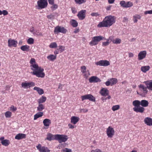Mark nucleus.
Here are the masks:
<instances>
[{"label": "nucleus", "mask_w": 152, "mask_h": 152, "mask_svg": "<svg viewBox=\"0 0 152 152\" xmlns=\"http://www.w3.org/2000/svg\"><path fill=\"white\" fill-rule=\"evenodd\" d=\"M80 120L79 117L75 116H72L71 118V123L76 124Z\"/></svg>", "instance_id": "nucleus-19"}, {"label": "nucleus", "mask_w": 152, "mask_h": 152, "mask_svg": "<svg viewBox=\"0 0 152 152\" xmlns=\"http://www.w3.org/2000/svg\"><path fill=\"white\" fill-rule=\"evenodd\" d=\"M110 42H109L107 40L106 42H103L102 43V46H107L109 45Z\"/></svg>", "instance_id": "nucleus-55"}, {"label": "nucleus", "mask_w": 152, "mask_h": 152, "mask_svg": "<svg viewBox=\"0 0 152 152\" xmlns=\"http://www.w3.org/2000/svg\"><path fill=\"white\" fill-rule=\"evenodd\" d=\"M46 100V97L45 96H42L41 98L38 99L37 101L38 104H42V103L45 102Z\"/></svg>", "instance_id": "nucleus-28"}, {"label": "nucleus", "mask_w": 152, "mask_h": 152, "mask_svg": "<svg viewBox=\"0 0 152 152\" xmlns=\"http://www.w3.org/2000/svg\"><path fill=\"white\" fill-rule=\"evenodd\" d=\"M141 16L139 15L136 14L133 16V20L134 23H137L138 20L137 19H140Z\"/></svg>", "instance_id": "nucleus-32"}, {"label": "nucleus", "mask_w": 152, "mask_h": 152, "mask_svg": "<svg viewBox=\"0 0 152 152\" xmlns=\"http://www.w3.org/2000/svg\"><path fill=\"white\" fill-rule=\"evenodd\" d=\"M44 125L45 126H48L51 123L50 120L48 119H45L43 122Z\"/></svg>", "instance_id": "nucleus-23"}, {"label": "nucleus", "mask_w": 152, "mask_h": 152, "mask_svg": "<svg viewBox=\"0 0 152 152\" xmlns=\"http://www.w3.org/2000/svg\"><path fill=\"white\" fill-rule=\"evenodd\" d=\"M34 90H36L39 95H42L44 93L43 90L39 87H34Z\"/></svg>", "instance_id": "nucleus-25"}, {"label": "nucleus", "mask_w": 152, "mask_h": 152, "mask_svg": "<svg viewBox=\"0 0 152 152\" xmlns=\"http://www.w3.org/2000/svg\"><path fill=\"white\" fill-rule=\"evenodd\" d=\"M21 86L22 87L24 88L27 89L28 88L27 83L26 82H23L21 83Z\"/></svg>", "instance_id": "nucleus-50"}, {"label": "nucleus", "mask_w": 152, "mask_h": 152, "mask_svg": "<svg viewBox=\"0 0 152 152\" xmlns=\"http://www.w3.org/2000/svg\"><path fill=\"white\" fill-rule=\"evenodd\" d=\"M95 64L97 65L106 66L110 65L109 62L106 60H101L95 63Z\"/></svg>", "instance_id": "nucleus-10"}, {"label": "nucleus", "mask_w": 152, "mask_h": 152, "mask_svg": "<svg viewBox=\"0 0 152 152\" xmlns=\"http://www.w3.org/2000/svg\"><path fill=\"white\" fill-rule=\"evenodd\" d=\"M114 39V37L113 36H110L109 37V38L108 39H106V40H107L109 42V41L110 40L111 41H112V42L113 43V41Z\"/></svg>", "instance_id": "nucleus-56"}, {"label": "nucleus", "mask_w": 152, "mask_h": 152, "mask_svg": "<svg viewBox=\"0 0 152 152\" xmlns=\"http://www.w3.org/2000/svg\"><path fill=\"white\" fill-rule=\"evenodd\" d=\"M56 56L53 55H50L48 56L47 57V58L50 61H53L56 59Z\"/></svg>", "instance_id": "nucleus-33"}, {"label": "nucleus", "mask_w": 152, "mask_h": 152, "mask_svg": "<svg viewBox=\"0 0 152 152\" xmlns=\"http://www.w3.org/2000/svg\"><path fill=\"white\" fill-rule=\"evenodd\" d=\"M37 4L39 9L46 8L48 5L47 0H39L37 1Z\"/></svg>", "instance_id": "nucleus-8"}, {"label": "nucleus", "mask_w": 152, "mask_h": 152, "mask_svg": "<svg viewBox=\"0 0 152 152\" xmlns=\"http://www.w3.org/2000/svg\"><path fill=\"white\" fill-rule=\"evenodd\" d=\"M61 152H72L71 150L67 148H65L61 150Z\"/></svg>", "instance_id": "nucleus-53"}, {"label": "nucleus", "mask_w": 152, "mask_h": 152, "mask_svg": "<svg viewBox=\"0 0 152 152\" xmlns=\"http://www.w3.org/2000/svg\"><path fill=\"white\" fill-rule=\"evenodd\" d=\"M50 151V150L47 147L45 146L42 147L40 151V152H49Z\"/></svg>", "instance_id": "nucleus-34"}, {"label": "nucleus", "mask_w": 152, "mask_h": 152, "mask_svg": "<svg viewBox=\"0 0 152 152\" xmlns=\"http://www.w3.org/2000/svg\"><path fill=\"white\" fill-rule=\"evenodd\" d=\"M43 113L42 112H39L35 115L34 116V120H35L37 118L43 116Z\"/></svg>", "instance_id": "nucleus-30"}, {"label": "nucleus", "mask_w": 152, "mask_h": 152, "mask_svg": "<svg viewBox=\"0 0 152 152\" xmlns=\"http://www.w3.org/2000/svg\"><path fill=\"white\" fill-rule=\"evenodd\" d=\"M100 93L102 95L106 96L108 95L109 91L106 88H103L101 90Z\"/></svg>", "instance_id": "nucleus-18"}, {"label": "nucleus", "mask_w": 152, "mask_h": 152, "mask_svg": "<svg viewBox=\"0 0 152 152\" xmlns=\"http://www.w3.org/2000/svg\"><path fill=\"white\" fill-rule=\"evenodd\" d=\"M121 6L124 7L126 8V2L124 1H121L120 2Z\"/></svg>", "instance_id": "nucleus-39"}, {"label": "nucleus", "mask_w": 152, "mask_h": 152, "mask_svg": "<svg viewBox=\"0 0 152 152\" xmlns=\"http://www.w3.org/2000/svg\"><path fill=\"white\" fill-rule=\"evenodd\" d=\"M10 110L13 111H15L17 110V108L13 106H12L10 107Z\"/></svg>", "instance_id": "nucleus-60"}, {"label": "nucleus", "mask_w": 152, "mask_h": 152, "mask_svg": "<svg viewBox=\"0 0 152 152\" xmlns=\"http://www.w3.org/2000/svg\"><path fill=\"white\" fill-rule=\"evenodd\" d=\"M31 69L33 71L31 72L32 75H35L38 77H43L45 74L43 72L44 69L39 67L38 64H34L31 66Z\"/></svg>", "instance_id": "nucleus-2"}, {"label": "nucleus", "mask_w": 152, "mask_h": 152, "mask_svg": "<svg viewBox=\"0 0 152 152\" xmlns=\"http://www.w3.org/2000/svg\"><path fill=\"white\" fill-rule=\"evenodd\" d=\"M132 104L134 106V107L133 108V110L136 113H142L145 110V109L144 107L140 106V102L139 100H135L133 101L132 102Z\"/></svg>", "instance_id": "nucleus-3"}, {"label": "nucleus", "mask_w": 152, "mask_h": 152, "mask_svg": "<svg viewBox=\"0 0 152 152\" xmlns=\"http://www.w3.org/2000/svg\"><path fill=\"white\" fill-rule=\"evenodd\" d=\"M68 126L69 129H73L75 128V127L74 126L70 124H68Z\"/></svg>", "instance_id": "nucleus-62"}, {"label": "nucleus", "mask_w": 152, "mask_h": 152, "mask_svg": "<svg viewBox=\"0 0 152 152\" xmlns=\"http://www.w3.org/2000/svg\"><path fill=\"white\" fill-rule=\"evenodd\" d=\"M33 34L35 35L42 36V33H40L39 31L37 30H35L34 31Z\"/></svg>", "instance_id": "nucleus-44"}, {"label": "nucleus", "mask_w": 152, "mask_h": 152, "mask_svg": "<svg viewBox=\"0 0 152 152\" xmlns=\"http://www.w3.org/2000/svg\"><path fill=\"white\" fill-rule=\"evenodd\" d=\"M138 87L142 89V90L143 91V93L142 94H140L139 93L137 92V94L142 96H144L147 94L148 91L147 89L148 88L147 86H146V87H145L143 85L140 84L138 86Z\"/></svg>", "instance_id": "nucleus-9"}, {"label": "nucleus", "mask_w": 152, "mask_h": 152, "mask_svg": "<svg viewBox=\"0 0 152 152\" xmlns=\"http://www.w3.org/2000/svg\"><path fill=\"white\" fill-rule=\"evenodd\" d=\"M128 18L126 17H124L123 18V22H127L128 21Z\"/></svg>", "instance_id": "nucleus-64"}, {"label": "nucleus", "mask_w": 152, "mask_h": 152, "mask_svg": "<svg viewBox=\"0 0 152 152\" xmlns=\"http://www.w3.org/2000/svg\"><path fill=\"white\" fill-rule=\"evenodd\" d=\"M91 15L93 17H97V16H99L100 14H99L97 12H93L91 14Z\"/></svg>", "instance_id": "nucleus-51"}, {"label": "nucleus", "mask_w": 152, "mask_h": 152, "mask_svg": "<svg viewBox=\"0 0 152 152\" xmlns=\"http://www.w3.org/2000/svg\"><path fill=\"white\" fill-rule=\"evenodd\" d=\"M140 102V105L142 107H146L148 106L149 103L148 101L142 100Z\"/></svg>", "instance_id": "nucleus-22"}, {"label": "nucleus", "mask_w": 152, "mask_h": 152, "mask_svg": "<svg viewBox=\"0 0 152 152\" xmlns=\"http://www.w3.org/2000/svg\"><path fill=\"white\" fill-rule=\"evenodd\" d=\"M115 131L111 127L109 126L107 129V134L108 137L111 138L114 135Z\"/></svg>", "instance_id": "nucleus-11"}, {"label": "nucleus", "mask_w": 152, "mask_h": 152, "mask_svg": "<svg viewBox=\"0 0 152 152\" xmlns=\"http://www.w3.org/2000/svg\"><path fill=\"white\" fill-rule=\"evenodd\" d=\"M67 31L66 29L64 28V27L57 26L56 27L54 30V33L55 34H58L60 32L63 34H65Z\"/></svg>", "instance_id": "nucleus-6"}, {"label": "nucleus", "mask_w": 152, "mask_h": 152, "mask_svg": "<svg viewBox=\"0 0 152 152\" xmlns=\"http://www.w3.org/2000/svg\"><path fill=\"white\" fill-rule=\"evenodd\" d=\"M3 14L4 15H8V12L6 10H3L2 11V14Z\"/></svg>", "instance_id": "nucleus-59"}, {"label": "nucleus", "mask_w": 152, "mask_h": 152, "mask_svg": "<svg viewBox=\"0 0 152 152\" xmlns=\"http://www.w3.org/2000/svg\"><path fill=\"white\" fill-rule=\"evenodd\" d=\"M81 69H82L81 72L83 73H84L86 72V67L85 66H83L81 67Z\"/></svg>", "instance_id": "nucleus-52"}, {"label": "nucleus", "mask_w": 152, "mask_h": 152, "mask_svg": "<svg viewBox=\"0 0 152 152\" xmlns=\"http://www.w3.org/2000/svg\"><path fill=\"white\" fill-rule=\"evenodd\" d=\"M106 40L105 38L101 36H95L92 38V40L89 43V44L91 46L96 45L100 41Z\"/></svg>", "instance_id": "nucleus-4"}, {"label": "nucleus", "mask_w": 152, "mask_h": 152, "mask_svg": "<svg viewBox=\"0 0 152 152\" xmlns=\"http://www.w3.org/2000/svg\"><path fill=\"white\" fill-rule=\"evenodd\" d=\"M150 68V67L149 66H144L141 67V70L143 72H146L149 70Z\"/></svg>", "instance_id": "nucleus-26"}, {"label": "nucleus", "mask_w": 152, "mask_h": 152, "mask_svg": "<svg viewBox=\"0 0 152 152\" xmlns=\"http://www.w3.org/2000/svg\"><path fill=\"white\" fill-rule=\"evenodd\" d=\"M86 12L85 10H82L78 12L77 16L80 20H83L85 18Z\"/></svg>", "instance_id": "nucleus-12"}, {"label": "nucleus", "mask_w": 152, "mask_h": 152, "mask_svg": "<svg viewBox=\"0 0 152 152\" xmlns=\"http://www.w3.org/2000/svg\"><path fill=\"white\" fill-rule=\"evenodd\" d=\"M57 44L55 42L51 43L49 45V47L51 48H55L57 47Z\"/></svg>", "instance_id": "nucleus-41"}, {"label": "nucleus", "mask_w": 152, "mask_h": 152, "mask_svg": "<svg viewBox=\"0 0 152 152\" xmlns=\"http://www.w3.org/2000/svg\"><path fill=\"white\" fill-rule=\"evenodd\" d=\"M120 108V106L118 105H114L112 107V110L113 111H116L118 109H119Z\"/></svg>", "instance_id": "nucleus-42"}, {"label": "nucleus", "mask_w": 152, "mask_h": 152, "mask_svg": "<svg viewBox=\"0 0 152 152\" xmlns=\"http://www.w3.org/2000/svg\"><path fill=\"white\" fill-rule=\"evenodd\" d=\"M55 135L54 136L51 133H48L47 134L46 139L49 141L55 140Z\"/></svg>", "instance_id": "nucleus-24"}, {"label": "nucleus", "mask_w": 152, "mask_h": 152, "mask_svg": "<svg viewBox=\"0 0 152 152\" xmlns=\"http://www.w3.org/2000/svg\"><path fill=\"white\" fill-rule=\"evenodd\" d=\"M80 112H83L84 113H86L88 112V110L84 109H80Z\"/></svg>", "instance_id": "nucleus-57"}, {"label": "nucleus", "mask_w": 152, "mask_h": 152, "mask_svg": "<svg viewBox=\"0 0 152 152\" xmlns=\"http://www.w3.org/2000/svg\"><path fill=\"white\" fill-rule=\"evenodd\" d=\"M45 108V106L42 104H38V105L37 107V110L38 111H41Z\"/></svg>", "instance_id": "nucleus-29"}, {"label": "nucleus", "mask_w": 152, "mask_h": 152, "mask_svg": "<svg viewBox=\"0 0 152 152\" xmlns=\"http://www.w3.org/2000/svg\"><path fill=\"white\" fill-rule=\"evenodd\" d=\"M71 23L73 27H75L78 26L77 22L75 20H72L71 21Z\"/></svg>", "instance_id": "nucleus-35"}, {"label": "nucleus", "mask_w": 152, "mask_h": 152, "mask_svg": "<svg viewBox=\"0 0 152 152\" xmlns=\"http://www.w3.org/2000/svg\"><path fill=\"white\" fill-rule=\"evenodd\" d=\"M121 40L119 38H116L113 41V43L115 44H120L121 42Z\"/></svg>", "instance_id": "nucleus-37"}, {"label": "nucleus", "mask_w": 152, "mask_h": 152, "mask_svg": "<svg viewBox=\"0 0 152 152\" xmlns=\"http://www.w3.org/2000/svg\"><path fill=\"white\" fill-rule=\"evenodd\" d=\"M4 137H1L0 138V140L2 145L5 146H8L10 143V142L9 140H4Z\"/></svg>", "instance_id": "nucleus-16"}, {"label": "nucleus", "mask_w": 152, "mask_h": 152, "mask_svg": "<svg viewBox=\"0 0 152 152\" xmlns=\"http://www.w3.org/2000/svg\"><path fill=\"white\" fill-rule=\"evenodd\" d=\"M133 5V3L130 1H127L126 2V8L132 7Z\"/></svg>", "instance_id": "nucleus-45"}, {"label": "nucleus", "mask_w": 152, "mask_h": 152, "mask_svg": "<svg viewBox=\"0 0 152 152\" xmlns=\"http://www.w3.org/2000/svg\"><path fill=\"white\" fill-rule=\"evenodd\" d=\"M55 138V140H58L59 143L65 142L68 139L67 136L64 134H56Z\"/></svg>", "instance_id": "nucleus-5"}, {"label": "nucleus", "mask_w": 152, "mask_h": 152, "mask_svg": "<svg viewBox=\"0 0 152 152\" xmlns=\"http://www.w3.org/2000/svg\"><path fill=\"white\" fill-rule=\"evenodd\" d=\"M8 46L9 47H15L16 46L17 44L18 43L17 41H15L14 39H9L8 40Z\"/></svg>", "instance_id": "nucleus-15"}, {"label": "nucleus", "mask_w": 152, "mask_h": 152, "mask_svg": "<svg viewBox=\"0 0 152 152\" xmlns=\"http://www.w3.org/2000/svg\"><path fill=\"white\" fill-rule=\"evenodd\" d=\"M89 81L90 83H97L100 82L101 80L96 76H93L89 78Z\"/></svg>", "instance_id": "nucleus-14"}, {"label": "nucleus", "mask_w": 152, "mask_h": 152, "mask_svg": "<svg viewBox=\"0 0 152 152\" xmlns=\"http://www.w3.org/2000/svg\"><path fill=\"white\" fill-rule=\"evenodd\" d=\"M144 122L148 126H152V119L150 118H145L144 120Z\"/></svg>", "instance_id": "nucleus-20"}, {"label": "nucleus", "mask_w": 152, "mask_h": 152, "mask_svg": "<svg viewBox=\"0 0 152 152\" xmlns=\"http://www.w3.org/2000/svg\"><path fill=\"white\" fill-rule=\"evenodd\" d=\"M51 7V8L52 9V10H56L57 8L58 7V6L57 4H54Z\"/></svg>", "instance_id": "nucleus-54"}, {"label": "nucleus", "mask_w": 152, "mask_h": 152, "mask_svg": "<svg viewBox=\"0 0 152 152\" xmlns=\"http://www.w3.org/2000/svg\"><path fill=\"white\" fill-rule=\"evenodd\" d=\"M30 63L31 64L30 65V67H31V66L34 65V64H35V60L34 58H31L30 60Z\"/></svg>", "instance_id": "nucleus-47"}, {"label": "nucleus", "mask_w": 152, "mask_h": 152, "mask_svg": "<svg viewBox=\"0 0 152 152\" xmlns=\"http://www.w3.org/2000/svg\"><path fill=\"white\" fill-rule=\"evenodd\" d=\"M81 98L82 101L86 99H88L93 102H95L96 101L95 97L91 94H88L82 96H81Z\"/></svg>", "instance_id": "nucleus-7"}, {"label": "nucleus", "mask_w": 152, "mask_h": 152, "mask_svg": "<svg viewBox=\"0 0 152 152\" xmlns=\"http://www.w3.org/2000/svg\"><path fill=\"white\" fill-rule=\"evenodd\" d=\"M110 81L111 83V85L113 86L117 82V79L115 78H112L110 79Z\"/></svg>", "instance_id": "nucleus-36"}, {"label": "nucleus", "mask_w": 152, "mask_h": 152, "mask_svg": "<svg viewBox=\"0 0 152 152\" xmlns=\"http://www.w3.org/2000/svg\"><path fill=\"white\" fill-rule=\"evenodd\" d=\"M27 84L28 87L29 88L31 87L34 86H35V83L32 82L27 83Z\"/></svg>", "instance_id": "nucleus-40"}, {"label": "nucleus", "mask_w": 152, "mask_h": 152, "mask_svg": "<svg viewBox=\"0 0 152 152\" xmlns=\"http://www.w3.org/2000/svg\"><path fill=\"white\" fill-rule=\"evenodd\" d=\"M34 40L31 38H29L27 40V42L28 44H31L33 43Z\"/></svg>", "instance_id": "nucleus-48"}, {"label": "nucleus", "mask_w": 152, "mask_h": 152, "mask_svg": "<svg viewBox=\"0 0 152 152\" xmlns=\"http://www.w3.org/2000/svg\"><path fill=\"white\" fill-rule=\"evenodd\" d=\"M48 2L49 4L53 5L54 4V0H48Z\"/></svg>", "instance_id": "nucleus-63"}, {"label": "nucleus", "mask_w": 152, "mask_h": 152, "mask_svg": "<svg viewBox=\"0 0 152 152\" xmlns=\"http://www.w3.org/2000/svg\"><path fill=\"white\" fill-rule=\"evenodd\" d=\"M26 135L25 134L19 133L17 134L15 137L16 139L18 140H21L25 138Z\"/></svg>", "instance_id": "nucleus-21"}, {"label": "nucleus", "mask_w": 152, "mask_h": 152, "mask_svg": "<svg viewBox=\"0 0 152 152\" xmlns=\"http://www.w3.org/2000/svg\"><path fill=\"white\" fill-rule=\"evenodd\" d=\"M58 48H59L58 49L59 51H60L61 53L62 52L65 50V47L64 46L60 45L58 46Z\"/></svg>", "instance_id": "nucleus-46"}, {"label": "nucleus", "mask_w": 152, "mask_h": 152, "mask_svg": "<svg viewBox=\"0 0 152 152\" xmlns=\"http://www.w3.org/2000/svg\"><path fill=\"white\" fill-rule=\"evenodd\" d=\"M75 1L76 4H79L85 3L86 2V0H75Z\"/></svg>", "instance_id": "nucleus-38"}, {"label": "nucleus", "mask_w": 152, "mask_h": 152, "mask_svg": "<svg viewBox=\"0 0 152 152\" xmlns=\"http://www.w3.org/2000/svg\"><path fill=\"white\" fill-rule=\"evenodd\" d=\"M12 115V113L10 111H8L6 112L5 114V117L7 118H9L11 117Z\"/></svg>", "instance_id": "nucleus-43"}, {"label": "nucleus", "mask_w": 152, "mask_h": 152, "mask_svg": "<svg viewBox=\"0 0 152 152\" xmlns=\"http://www.w3.org/2000/svg\"><path fill=\"white\" fill-rule=\"evenodd\" d=\"M116 18L112 15L106 16L103 20L99 23L98 27H109L114 24L116 21Z\"/></svg>", "instance_id": "nucleus-1"}, {"label": "nucleus", "mask_w": 152, "mask_h": 152, "mask_svg": "<svg viewBox=\"0 0 152 152\" xmlns=\"http://www.w3.org/2000/svg\"><path fill=\"white\" fill-rule=\"evenodd\" d=\"M144 13L146 15L147 14H152V10H150L148 11H145Z\"/></svg>", "instance_id": "nucleus-58"}, {"label": "nucleus", "mask_w": 152, "mask_h": 152, "mask_svg": "<svg viewBox=\"0 0 152 152\" xmlns=\"http://www.w3.org/2000/svg\"><path fill=\"white\" fill-rule=\"evenodd\" d=\"M84 74L83 76L87 78L90 75V73L88 70H87L86 72L83 73Z\"/></svg>", "instance_id": "nucleus-49"}, {"label": "nucleus", "mask_w": 152, "mask_h": 152, "mask_svg": "<svg viewBox=\"0 0 152 152\" xmlns=\"http://www.w3.org/2000/svg\"><path fill=\"white\" fill-rule=\"evenodd\" d=\"M144 83L147 86L149 90L152 91V80H150L144 81Z\"/></svg>", "instance_id": "nucleus-17"}, {"label": "nucleus", "mask_w": 152, "mask_h": 152, "mask_svg": "<svg viewBox=\"0 0 152 152\" xmlns=\"http://www.w3.org/2000/svg\"><path fill=\"white\" fill-rule=\"evenodd\" d=\"M57 14V13H53L51 14L50 15H48L47 16V17L48 19L52 20L55 19L56 16Z\"/></svg>", "instance_id": "nucleus-27"}, {"label": "nucleus", "mask_w": 152, "mask_h": 152, "mask_svg": "<svg viewBox=\"0 0 152 152\" xmlns=\"http://www.w3.org/2000/svg\"><path fill=\"white\" fill-rule=\"evenodd\" d=\"M72 13L73 14H75L77 12V10L75 8H72Z\"/></svg>", "instance_id": "nucleus-61"}, {"label": "nucleus", "mask_w": 152, "mask_h": 152, "mask_svg": "<svg viewBox=\"0 0 152 152\" xmlns=\"http://www.w3.org/2000/svg\"><path fill=\"white\" fill-rule=\"evenodd\" d=\"M30 47L27 45H25L21 46L20 49L23 51H28L29 50Z\"/></svg>", "instance_id": "nucleus-31"}, {"label": "nucleus", "mask_w": 152, "mask_h": 152, "mask_svg": "<svg viewBox=\"0 0 152 152\" xmlns=\"http://www.w3.org/2000/svg\"><path fill=\"white\" fill-rule=\"evenodd\" d=\"M146 54L147 53L145 50L140 51L138 55V60H141L144 58L146 56Z\"/></svg>", "instance_id": "nucleus-13"}]
</instances>
